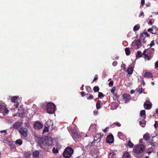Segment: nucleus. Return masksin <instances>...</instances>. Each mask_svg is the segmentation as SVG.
<instances>
[{"instance_id": "obj_46", "label": "nucleus", "mask_w": 158, "mask_h": 158, "mask_svg": "<svg viewBox=\"0 0 158 158\" xmlns=\"http://www.w3.org/2000/svg\"><path fill=\"white\" fill-rule=\"evenodd\" d=\"M148 51H149V50H148V49H145V50L143 52L142 54V55H143L144 56H145V55H146V54H145V52H148Z\"/></svg>"}, {"instance_id": "obj_59", "label": "nucleus", "mask_w": 158, "mask_h": 158, "mask_svg": "<svg viewBox=\"0 0 158 158\" xmlns=\"http://www.w3.org/2000/svg\"><path fill=\"white\" fill-rule=\"evenodd\" d=\"M143 14H144V12H143V11L141 12L140 13V15L139 16L140 17L141 16H142L143 15Z\"/></svg>"}, {"instance_id": "obj_2", "label": "nucleus", "mask_w": 158, "mask_h": 158, "mask_svg": "<svg viewBox=\"0 0 158 158\" xmlns=\"http://www.w3.org/2000/svg\"><path fill=\"white\" fill-rule=\"evenodd\" d=\"M73 153V150L70 147L65 148L63 153V156L65 158H69Z\"/></svg>"}, {"instance_id": "obj_41", "label": "nucleus", "mask_w": 158, "mask_h": 158, "mask_svg": "<svg viewBox=\"0 0 158 158\" xmlns=\"http://www.w3.org/2000/svg\"><path fill=\"white\" fill-rule=\"evenodd\" d=\"M155 128H156L158 127V123L157 121L155 122V123L154 125Z\"/></svg>"}, {"instance_id": "obj_37", "label": "nucleus", "mask_w": 158, "mask_h": 158, "mask_svg": "<svg viewBox=\"0 0 158 158\" xmlns=\"http://www.w3.org/2000/svg\"><path fill=\"white\" fill-rule=\"evenodd\" d=\"M148 53L147 55L146 54L145 56H144V57L145 59H147L148 60H150V58L148 56Z\"/></svg>"}, {"instance_id": "obj_17", "label": "nucleus", "mask_w": 158, "mask_h": 158, "mask_svg": "<svg viewBox=\"0 0 158 158\" xmlns=\"http://www.w3.org/2000/svg\"><path fill=\"white\" fill-rule=\"evenodd\" d=\"M144 76L147 78H151L152 77V73L146 72L145 73Z\"/></svg>"}, {"instance_id": "obj_34", "label": "nucleus", "mask_w": 158, "mask_h": 158, "mask_svg": "<svg viewBox=\"0 0 158 158\" xmlns=\"http://www.w3.org/2000/svg\"><path fill=\"white\" fill-rule=\"evenodd\" d=\"M49 131L48 128V127L45 126L43 130V133H44L45 132H48Z\"/></svg>"}, {"instance_id": "obj_20", "label": "nucleus", "mask_w": 158, "mask_h": 158, "mask_svg": "<svg viewBox=\"0 0 158 158\" xmlns=\"http://www.w3.org/2000/svg\"><path fill=\"white\" fill-rule=\"evenodd\" d=\"M144 119L143 118L142 121H140L139 122V124L143 127H145L146 124V121L144 120Z\"/></svg>"}, {"instance_id": "obj_28", "label": "nucleus", "mask_w": 158, "mask_h": 158, "mask_svg": "<svg viewBox=\"0 0 158 158\" xmlns=\"http://www.w3.org/2000/svg\"><path fill=\"white\" fill-rule=\"evenodd\" d=\"M93 90L95 92H98L99 90V88L98 86H96L94 87Z\"/></svg>"}, {"instance_id": "obj_22", "label": "nucleus", "mask_w": 158, "mask_h": 158, "mask_svg": "<svg viewBox=\"0 0 158 158\" xmlns=\"http://www.w3.org/2000/svg\"><path fill=\"white\" fill-rule=\"evenodd\" d=\"M72 137L75 138H79L81 136L80 135L78 134L77 132H74L72 135Z\"/></svg>"}, {"instance_id": "obj_21", "label": "nucleus", "mask_w": 158, "mask_h": 158, "mask_svg": "<svg viewBox=\"0 0 158 158\" xmlns=\"http://www.w3.org/2000/svg\"><path fill=\"white\" fill-rule=\"evenodd\" d=\"M101 102L100 100H98L97 101L96 104V107L97 109L99 110L101 108L100 103Z\"/></svg>"}, {"instance_id": "obj_63", "label": "nucleus", "mask_w": 158, "mask_h": 158, "mask_svg": "<svg viewBox=\"0 0 158 158\" xmlns=\"http://www.w3.org/2000/svg\"><path fill=\"white\" fill-rule=\"evenodd\" d=\"M153 14H156V15H158V12H152Z\"/></svg>"}, {"instance_id": "obj_45", "label": "nucleus", "mask_w": 158, "mask_h": 158, "mask_svg": "<svg viewBox=\"0 0 158 158\" xmlns=\"http://www.w3.org/2000/svg\"><path fill=\"white\" fill-rule=\"evenodd\" d=\"M113 84L114 82L113 81H110L109 83V85L110 86H113Z\"/></svg>"}, {"instance_id": "obj_18", "label": "nucleus", "mask_w": 158, "mask_h": 158, "mask_svg": "<svg viewBox=\"0 0 158 158\" xmlns=\"http://www.w3.org/2000/svg\"><path fill=\"white\" fill-rule=\"evenodd\" d=\"M143 138L145 140L149 139H150V134L148 133H146L143 135Z\"/></svg>"}, {"instance_id": "obj_48", "label": "nucleus", "mask_w": 158, "mask_h": 158, "mask_svg": "<svg viewBox=\"0 0 158 158\" xmlns=\"http://www.w3.org/2000/svg\"><path fill=\"white\" fill-rule=\"evenodd\" d=\"M117 64V62L116 61H114L112 63V65L114 66H115Z\"/></svg>"}, {"instance_id": "obj_13", "label": "nucleus", "mask_w": 158, "mask_h": 158, "mask_svg": "<svg viewBox=\"0 0 158 158\" xmlns=\"http://www.w3.org/2000/svg\"><path fill=\"white\" fill-rule=\"evenodd\" d=\"M9 110L7 109L6 106H5L1 110V113H2L3 115H6L8 114Z\"/></svg>"}, {"instance_id": "obj_8", "label": "nucleus", "mask_w": 158, "mask_h": 158, "mask_svg": "<svg viewBox=\"0 0 158 158\" xmlns=\"http://www.w3.org/2000/svg\"><path fill=\"white\" fill-rule=\"evenodd\" d=\"M106 141L108 143H112L114 141V138L112 134H110L107 136Z\"/></svg>"}, {"instance_id": "obj_25", "label": "nucleus", "mask_w": 158, "mask_h": 158, "mask_svg": "<svg viewBox=\"0 0 158 158\" xmlns=\"http://www.w3.org/2000/svg\"><path fill=\"white\" fill-rule=\"evenodd\" d=\"M123 158H128V152L126 151L123 155Z\"/></svg>"}, {"instance_id": "obj_24", "label": "nucleus", "mask_w": 158, "mask_h": 158, "mask_svg": "<svg viewBox=\"0 0 158 158\" xmlns=\"http://www.w3.org/2000/svg\"><path fill=\"white\" fill-rule=\"evenodd\" d=\"M85 88L86 91L88 92V93H90L92 92V89L90 86H85Z\"/></svg>"}, {"instance_id": "obj_7", "label": "nucleus", "mask_w": 158, "mask_h": 158, "mask_svg": "<svg viewBox=\"0 0 158 158\" xmlns=\"http://www.w3.org/2000/svg\"><path fill=\"white\" fill-rule=\"evenodd\" d=\"M43 127L42 123L39 121L36 122L33 124L34 128L36 130H40Z\"/></svg>"}, {"instance_id": "obj_14", "label": "nucleus", "mask_w": 158, "mask_h": 158, "mask_svg": "<svg viewBox=\"0 0 158 158\" xmlns=\"http://www.w3.org/2000/svg\"><path fill=\"white\" fill-rule=\"evenodd\" d=\"M134 42L137 46V48L139 49L141 47V43L140 42V40H137L134 41Z\"/></svg>"}, {"instance_id": "obj_49", "label": "nucleus", "mask_w": 158, "mask_h": 158, "mask_svg": "<svg viewBox=\"0 0 158 158\" xmlns=\"http://www.w3.org/2000/svg\"><path fill=\"white\" fill-rule=\"evenodd\" d=\"M93 113L94 115H96L98 114V111L97 110H95L94 111Z\"/></svg>"}, {"instance_id": "obj_64", "label": "nucleus", "mask_w": 158, "mask_h": 158, "mask_svg": "<svg viewBox=\"0 0 158 158\" xmlns=\"http://www.w3.org/2000/svg\"><path fill=\"white\" fill-rule=\"evenodd\" d=\"M148 24H150V25L152 24V23L151 21H150L148 22Z\"/></svg>"}, {"instance_id": "obj_10", "label": "nucleus", "mask_w": 158, "mask_h": 158, "mask_svg": "<svg viewBox=\"0 0 158 158\" xmlns=\"http://www.w3.org/2000/svg\"><path fill=\"white\" fill-rule=\"evenodd\" d=\"M22 124L23 123L22 122H16L13 125V128L17 129L21 126Z\"/></svg>"}, {"instance_id": "obj_36", "label": "nucleus", "mask_w": 158, "mask_h": 158, "mask_svg": "<svg viewBox=\"0 0 158 158\" xmlns=\"http://www.w3.org/2000/svg\"><path fill=\"white\" fill-rule=\"evenodd\" d=\"M137 90L139 94H141L142 93L143 89L142 88H139L137 89Z\"/></svg>"}, {"instance_id": "obj_42", "label": "nucleus", "mask_w": 158, "mask_h": 158, "mask_svg": "<svg viewBox=\"0 0 158 158\" xmlns=\"http://www.w3.org/2000/svg\"><path fill=\"white\" fill-rule=\"evenodd\" d=\"M155 43L154 42V40H153L151 41V43L150 44L149 46L150 47L155 45Z\"/></svg>"}, {"instance_id": "obj_52", "label": "nucleus", "mask_w": 158, "mask_h": 158, "mask_svg": "<svg viewBox=\"0 0 158 158\" xmlns=\"http://www.w3.org/2000/svg\"><path fill=\"white\" fill-rule=\"evenodd\" d=\"M81 94L82 97H84L85 95V93L84 91H82L81 92Z\"/></svg>"}, {"instance_id": "obj_16", "label": "nucleus", "mask_w": 158, "mask_h": 158, "mask_svg": "<svg viewBox=\"0 0 158 158\" xmlns=\"http://www.w3.org/2000/svg\"><path fill=\"white\" fill-rule=\"evenodd\" d=\"M40 152L37 150L35 151L32 153V156L33 157H39Z\"/></svg>"}, {"instance_id": "obj_26", "label": "nucleus", "mask_w": 158, "mask_h": 158, "mask_svg": "<svg viewBox=\"0 0 158 158\" xmlns=\"http://www.w3.org/2000/svg\"><path fill=\"white\" fill-rule=\"evenodd\" d=\"M140 28V26L139 24H137L135 25L133 28V30L134 31H135L138 30Z\"/></svg>"}, {"instance_id": "obj_43", "label": "nucleus", "mask_w": 158, "mask_h": 158, "mask_svg": "<svg viewBox=\"0 0 158 158\" xmlns=\"http://www.w3.org/2000/svg\"><path fill=\"white\" fill-rule=\"evenodd\" d=\"M133 146V144L129 140V147L132 148Z\"/></svg>"}, {"instance_id": "obj_61", "label": "nucleus", "mask_w": 158, "mask_h": 158, "mask_svg": "<svg viewBox=\"0 0 158 158\" xmlns=\"http://www.w3.org/2000/svg\"><path fill=\"white\" fill-rule=\"evenodd\" d=\"M135 93V91L134 90H132L131 91V94H133Z\"/></svg>"}, {"instance_id": "obj_33", "label": "nucleus", "mask_w": 158, "mask_h": 158, "mask_svg": "<svg viewBox=\"0 0 158 158\" xmlns=\"http://www.w3.org/2000/svg\"><path fill=\"white\" fill-rule=\"evenodd\" d=\"M9 145L11 149L13 150L16 149L15 146L14 144H10Z\"/></svg>"}, {"instance_id": "obj_40", "label": "nucleus", "mask_w": 158, "mask_h": 158, "mask_svg": "<svg viewBox=\"0 0 158 158\" xmlns=\"http://www.w3.org/2000/svg\"><path fill=\"white\" fill-rule=\"evenodd\" d=\"M87 99L88 100L93 99L94 98V96L93 95H90L89 97H87Z\"/></svg>"}, {"instance_id": "obj_55", "label": "nucleus", "mask_w": 158, "mask_h": 158, "mask_svg": "<svg viewBox=\"0 0 158 158\" xmlns=\"http://www.w3.org/2000/svg\"><path fill=\"white\" fill-rule=\"evenodd\" d=\"M151 4L150 2H148L146 4V6L147 7L150 6Z\"/></svg>"}, {"instance_id": "obj_60", "label": "nucleus", "mask_w": 158, "mask_h": 158, "mask_svg": "<svg viewBox=\"0 0 158 158\" xmlns=\"http://www.w3.org/2000/svg\"><path fill=\"white\" fill-rule=\"evenodd\" d=\"M19 105V103L18 102V103H16L15 104V106L17 107H18Z\"/></svg>"}, {"instance_id": "obj_15", "label": "nucleus", "mask_w": 158, "mask_h": 158, "mask_svg": "<svg viewBox=\"0 0 158 158\" xmlns=\"http://www.w3.org/2000/svg\"><path fill=\"white\" fill-rule=\"evenodd\" d=\"M134 65L135 63L133 62L131 65V66L129 67V75L131 74L132 73Z\"/></svg>"}, {"instance_id": "obj_53", "label": "nucleus", "mask_w": 158, "mask_h": 158, "mask_svg": "<svg viewBox=\"0 0 158 158\" xmlns=\"http://www.w3.org/2000/svg\"><path fill=\"white\" fill-rule=\"evenodd\" d=\"M1 132L2 133H5V134H6V133H7V131L5 130H2V131H1Z\"/></svg>"}, {"instance_id": "obj_62", "label": "nucleus", "mask_w": 158, "mask_h": 158, "mask_svg": "<svg viewBox=\"0 0 158 158\" xmlns=\"http://www.w3.org/2000/svg\"><path fill=\"white\" fill-rule=\"evenodd\" d=\"M98 79V77H95L94 79H93V81L92 82V83L94 81H95L97 80Z\"/></svg>"}, {"instance_id": "obj_44", "label": "nucleus", "mask_w": 158, "mask_h": 158, "mask_svg": "<svg viewBox=\"0 0 158 158\" xmlns=\"http://www.w3.org/2000/svg\"><path fill=\"white\" fill-rule=\"evenodd\" d=\"M125 51L126 52V54L127 55H128V48H126L125 49Z\"/></svg>"}, {"instance_id": "obj_47", "label": "nucleus", "mask_w": 158, "mask_h": 158, "mask_svg": "<svg viewBox=\"0 0 158 158\" xmlns=\"http://www.w3.org/2000/svg\"><path fill=\"white\" fill-rule=\"evenodd\" d=\"M115 90V87H113L111 90V92L114 93Z\"/></svg>"}, {"instance_id": "obj_51", "label": "nucleus", "mask_w": 158, "mask_h": 158, "mask_svg": "<svg viewBox=\"0 0 158 158\" xmlns=\"http://www.w3.org/2000/svg\"><path fill=\"white\" fill-rule=\"evenodd\" d=\"M148 51H150L151 52H152V53L154 51V49L151 48L149 49H148Z\"/></svg>"}, {"instance_id": "obj_27", "label": "nucleus", "mask_w": 158, "mask_h": 158, "mask_svg": "<svg viewBox=\"0 0 158 158\" xmlns=\"http://www.w3.org/2000/svg\"><path fill=\"white\" fill-rule=\"evenodd\" d=\"M142 56V53L141 51H139L137 52V54L136 55V57L137 58L140 57Z\"/></svg>"}, {"instance_id": "obj_32", "label": "nucleus", "mask_w": 158, "mask_h": 158, "mask_svg": "<svg viewBox=\"0 0 158 158\" xmlns=\"http://www.w3.org/2000/svg\"><path fill=\"white\" fill-rule=\"evenodd\" d=\"M52 152L55 154H56L58 153V151L57 148H55V147H53L52 150Z\"/></svg>"}, {"instance_id": "obj_4", "label": "nucleus", "mask_w": 158, "mask_h": 158, "mask_svg": "<svg viewBox=\"0 0 158 158\" xmlns=\"http://www.w3.org/2000/svg\"><path fill=\"white\" fill-rule=\"evenodd\" d=\"M47 112L49 114L53 113L56 110V107L53 103H49L46 105Z\"/></svg>"}, {"instance_id": "obj_50", "label": "nucleus", "mask_w": 158, "mask_h": 158, "mask_svg": "<svg viewBox=\"0 0 158 158\" xmlns=\"http://www.w3.org/2000/svg\"><path fill=\"white\" fill-rule=\"evenodd\" d=\"M143 34H145L146 37H148L149 35L146 31L144 32Z\"/></svg>"}, {"instance_id": "obj_1", "label": "nucleus", "mask_w": 158, "mask_h": 158, "mask_svg": "<svg viewBox=\"0 0 158 158\" xmlns=\"http://www.w3.org/2000/svg\"><path fill=\"white\" fill-rule=\"evenodd\" d=\"M35 139L37 141L40 140V141L38 142V143L39 146L41 148H42V143L44 145H52L53 144V140L51 137H45L44 138H41L40 137H38L36 135H34Z\"/></svg>"}, {"instance_id": "obj_9", "label": "nucleus", "mask_w": 158, "mask_h": 158, "mask_svg": "<svg viewBox=\"0 0 158 158\" xmlns=\"http://www.w3.org/2000/svg\"><path fill=\"white\" fill-rule=\"evenodd\" d=\"M122 102L123 103H127L128 101V95L127 94H123L122 96Z\"/></svg>"}, {"instance_id": "obj_35", "label": "nucleus", "mask_w": 158, "mask_h": 158, "mask_svg": "<svg viewBox=\"0 0 158 158\" xmlns=\"http://www.w3.org/2000/svg\"><path fill=\"white\" fill-rule=\"evenodd\" d=\"M5 106L4 104L1 103H0V113L1 112V110H2V109H3Z\"/></svg>"}, {"instance_id": "obj_19", "label": "nucleus", "mask_w": 158, "mask_h": 158, "mask_svg": "<svg viewBox=\"0 0 158 158\" xmlns=\"http://www.w3.org/2000/svg\"><path fill=\"white\" fill-rule=\"evenodd\" d=\"M140 114L141 116L142 117L143 116V118L145 119L146 117L145 111V110H142L140 113Z\"/></svg>"}, {"instance_id": "obj_23", "label": "nucleus", "mask_w": 158, "mask_h": 158, "mask_svg": "<svg viewBox=\"0 0 158 158\" xmlns=\"http://www.w3.org/2000/svg\"><path fill=\"white\" fill-rule=\"evenodd\" d=\"M19 97L18 96H14L11 98V101L12 102H17V98H18Z\"/></svg>"}, {"instance_id": "obj_30", "label": "nucleus", "mask_w": 158, "mask_h": 158, "mask_svg": "<svg viewBox=\"0 0 158 158\" xmlns=\"http://www.w3.org/2000/svg\"><path fill=\"white\" fill-rule=\"evenodd\" d=\"M114 125H115L116 126L118 127H119L121 126V124L118 122H114L112 124V126H113Z\"/></svg>"}, {"instance_id": "obj_5", "label": "nucleus", "mask_w": 158, "mask_h": 158, "mask_svg": "<svg viewBox=\"0 0 158 158\" xmlns=\"http://www.w3.org/2000/svg\"><path fill=\"white\" fill-rule=\"evenodd\" d=\"M103 134L102 135L101 133H98L94 136V140L92 142L93 143H94L96 142L98 143L100 142L101 138L102 137Z\"/></svg>"}, {"instance_id": "obj_57", "label": "nucleus", "mask_w": 158, "mask_h": 158, "mask_svg": "<svg viewBox=\"0 0 158 158\" xmlns=\"http://www.w3.org/2000/svg\"><path fill=\"white\" fill-rule=\"evenodd\" d=\"M149 144H151L152 146H154L155 144L153 143L152 142H149L148 143Z\"/></svg>"}, {"instance_id": "obj_54", "label": "nucleus", "mask_w": 158, "mask_h": 158, "mask_svg": "<svg viewBox=\"0 0 158 158\" xmlns=\"http://www.w3.org/2000/svg\"><path fill=\"white\" fill-rule=\"evenodd\" d=\"M109 127H106L105 129H104L103 130V132L104 133H106L107 132V129H108Z\"/></svg>"}, {"instance_id": "obj_29", "label": "nucleus", "mask_w": 158, "mask_h": 158, "mask_svg": "<svg viewBox=\"0 0 158 158\" xmlns=\"http://www.w3.org/2000/svg\"><path fill=\"white\" fill-rule=\"evenodd\" d=\"M98 98H103L105 96V95L103 94V93L101 92H98Z\"/></svg>"}, {"instance_id": "obj_3", "label": "nucleus", "mask_w": 158, "mask_h": 158, "mask_svg": "<svg viewBox=\"0 0 158 158\" xmlns=\"http://www.w3.org/2000/svg\"><path fill=\"white\" fill-rule=\"evenodd\" d=\"M145 150L144 145L140 144L136 145L133 149V151L135 153L139 154L142 153Z\"/></svg>"}, {"instance_id": "obj_12", "label": "nucleus", "mask_w": 158, "mask_h": 158, "mask_svg": "<svg viewBox=\"0 0 158 158\" xmlns=\"http://www.w3.org/2000/svg\"><path fill=\"white\" fill-rule=\"evenodd\" d=\"M9 110L7 109L6 106H5L1 110V113H2L3 115H6L8 114Z\"/></svg>"}, {"instance_id": "obj_11", "label": "nucleus", "mask_w": 158, "mask_h": 158, "mask_svg": "<svg viewBox=\"0 0 158 158\" xmlns=\"http://www.w3.org/2000/svg\"><path fill=\"white\" fill-rule=\"evenodd\" d=\"M148 102V101H147L144 103L143 106L145 109L149 110L152 107V105L151 103L148 104L146 103V102Z\"/></svg>"}, {"instance_id": "obj_31", "label": "nucleus", "mask_w": 158, "mask_h": 158, "mask_svg": "<svg viewBox=\"0 0 158 158\" xmlns=\"http://www.w3.org/2000/svg\"><path fill=\"white\" fill-rule=\"evenodd\" d=\"M15 142L16 143L18 144L19 145H21L23 141L20 139H19L16 140Z\"/></svg>"}, {"instance_id": "obj_56", "label": "nucleus", "mask_w": 158, "mask_h": 158, "mask_svg": "<svg viewBox=\"0 0 158 158\" xmlns=\"http://www.w3.org/2000/svg\"><path fill=\"white\" fill-rule=\"evenodd\" d=\"M155 66L156 67H158V60L156 61L155 63Z\"/></svg>"}, {"instance_id": "obj_39", "label": "nucleus", "mask_w": 158, "mask_h": 158, "mask_svg": "<svg viewBox=\"0 0 158 158\" xmlns=\"http://www.w3.org/2000/svg\"><path fill=\"white\" fill-rule=\"evenodd\" d=\"M126 65L125 64H123L121 65L122 68H123V70L125 71H126Z\"/></svg>"}, {"instance_id": "obj_58", "label": "nucleus", "mask_w": 158, "mask_h": 158, "mask_svg": "<svg viewBox=\"0 0 158 158\" xmlns=\"http://www.w3.org/2000/svg\"><path fill=\"white\" fill-rule=\"evenodd\" d=\"M152 31H153V29L152 28H149L148 30V31L149 32V31L152 32Z\"/></svg>"}, {"instance_id": "obj_6", "label": "nucleus", "mask_w": 158, "mask_h": 158, "mask_svg": "<svg viewBox=\"0 0 158 158\" xmlns=\"http://www.w3.org/2000/svg\"><path fill=\"white\" fill-rule=\"evenodd\" d=\"M19 132L21 136L24 137H26L27 136V129L26 128L22 127L19 130Z\"/></svg>"}, {"instance_id": "obj_38", "label": "nucleus", "mask_w": 158, "mask_h": 158, "mask_svg": "<svg viewBox=\"0 0 158 158\" xmlns=\"http://www.w3.org/2000/svg\"><path fill=\"white\" fill-rule=\"evenodd\" d=\"M145 0H141V5L140 6L141 8L143 7V6L144 4Z\"/></svg>"}]
</instances>
